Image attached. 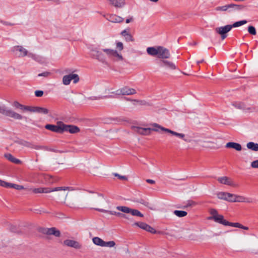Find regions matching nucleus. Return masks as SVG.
Returning <instances> with one entry per match:
<instances>
[{
  "instance_id": "f257e3e1",
  "label": "nucleus",
  "mask_w": 258,
  "mask_h": 258,
  "mask_svg": "<svg viewBox=\"0 0 258 258\" xmlns=\"http://www.w3.org/2000/svg\"><path fill=\"white\" fill-rule=\"evenodd\" d=\"M137 92L134 88H129L128 87L125 86L121 88H119L114 91L111 92L113 94L111 96H114L113 98H116L118 96H125L131 95L136 94Z\"/></svg>"
},
{
  "instance_id": "f03ea898",
  "label": "nucleus",
  "mask_w": 258,
  "mask_h": 258,
  "mask_svg": "<svg viewBox=\"0 0 258 258\" xmlns=\"http://www.w3.org/2000/svg\"><path fill=\"white\" fill-rule=\"evenodd\" d=\"M69 189V187H57L54 188H44L39 187L32 189V191L35 194L39 193H50L52 191L66 190Z\"/></svg>"
},
{
  "instance_id": "7ed1b4c3",
  "label": "nucleus",
  "mask_w": 258,
  "mask_h": 258,
  "mask_svg": "<svg viewBox=\"0 0 258 258\" xmlns=\"http://www.w3.org/2000/svg\"><path fill=\"white\" fill-rule=\"evenodd\" d=\"M103 52L104 53L105 56L110 58H116L118 60H122L123 57L121 54H119L117 50L112 49H102Z\"/></svg>"
},
{
  "instance_id": "20e7f679",
  "label": "nucleus",
  "mask_w": 258,
  "mask_h": 258,
  "mask_svg": "<svg viewBox=\"0 0 258 258\" xmlns=\"http://www.w3.org/2000/svg\"><path fill=\"white\" fill-rule=\"evenodd\" d=\"M232 29L230 25H227L224 26L217 27L215 29L216 33L221 36V39L224 40L227 36V33Z\"/></svg>"
},
{
  "instance_id": "39448f33",
  "label": "nucleus",
  "mask_w": 258,
  "mask_h": 258,
  "mask_svg": "<svg viewBox=\"0 0 258 258\" xmlns=\"http://www.w3.org/2000/svg\"><path fill=\"white\" fill-rule=\"evenodd\" d=\"M116 209L124 213H131L133 216L143 217V214L139 210L136 209H131L126 206H117Z\"/></svg>"
},
{
  "instance_id": "423d86ee",
  "label": "nucleus",
  "mask_w": 258,
  "mask_h": 258,
  "mask_svg": "<svg viewBox=\"0 0 258 258\" xmlns=\"http://www.w3.org/2000/svg\"><path fill=\"white\" fill-rule=\"evenodd\" d=\"M12 52L16 56L22 57L28 55V50L21 45H17L13 47Z\"/></svg>"
},
{
  "instance_id": "0eeeda50",
  "label": "nucleus",
  "mask_w": 258,
  "mask_h": 258,
  "mask_svg": "<svg viewBox=\"0 0 258 258\" xmlns=\"http://www.w3.org/2000/svg\"><path fill=\"white\" fill-rule=\"evenodd\" d=\"M91 56L98 60L99 61L104 62L106 61V56L102 50H99L97 48H93L91 50Z\"/></svg>"
},
{
  "instance_id": "6e6552de",
  "label": "nucleus",
  "mask_w": 258,
  "mask_h": 258,
  "mask_svg": "<svg viewBox=\"0 0 258 258\" xmlns=\"http://www.w3.org/2000/svg\"><path fill=\"white\" fill-rule=\"evenodd\" d=\"M79 77L77 74L72 73L63 77L62 83L64 85H69L71 81H73L74 84H76L79 81Z\"/></svg>"
},
{
  "instance_id": "1a4fd4ad",
  "label": "nucleus",
  "mask_w": 258,
  "mask_h": 258,
  "mask_svg": "<svg viewBox=\"0 0 258 258\" xmlns=\"http://www.w3.org/2000/svg\"><path fill=\"white\" fill-rule=\"evenodd\" d=\"M153 125L155 127H158L159 128L161 129L162 131H164L165 132H167L168 133H169L171 134L173 136H175L179 138L182 139L183 140H184L185 142H189L190 141L187 140V139L185 138V135L182 133H178L177 132H175L173 131H172L170 129L165 128L164 127H162L159 125H158L157 123H154Z\"/></svg>"
},
{
  "instance_id": "9d476101",
  "label": "nucleus",
  "mask_w": 258,
  "mask_h": 258,
  "mask_svg": "<svg viewBox=\"0 0 258 258\" xmlns=\"http://www.w3.org/2000/svg\"><path fill=\"white\" fill-rule=\"evenodd\" d=\"M62 123L61 121H58L56 125L47 124L45 128L55 133H62Z\"/></svg>"
},
{
  "instance_id": "9b49d317",
  "label": "nucleus",
  "mask_w": 258,
  "mask_h": 258,
  "mask_svg": "<svg viewBox=\"0 0 258 258\" xmlns=\"http://www.w3.org/2000/svg\"><path fill=\"white\" fill-rule=\"evenodd\" d=\"M227 13L232 14L242 11L244 9L245 6L243 5L229 4H227Z\"/></svg>"
},
{
  "instance_id": "f8f14e48",
  "label": "nucleus",
  "mask_w": 258,
  "mask_h": 258,
  "mask_svg": "<svg viewBox=\"0 0 258 258\" xmlns=\"http://www.w3.org/2000/svg\"><path fill=\"white\" fill-rule=\"evenodd\" d=\"M133 129L135 132H136L137 133L144 136H148L150 135L151 131H157L158 130L157 129L155 128H143L139 126H134Z\"/></svg>"
},
{
  "instance_id": "ddd939ff",
  "label": "nucleus",
  "mask_w": 258,
  "mask_h": 258,
  "mask_svg": "<svg viewBox=\"0 0 258 258\" xmlns=\"http://www.w3.org/2000/svg\"><path fill=\"white\" fill-rule=\"evenodd\" d=\"M158 57L162 59L169 58L170 56L169 51L168 49L163 47L158 46Z\"/></svg>"
},
{
  "instance_id": "4468645a",
  "label": "nucleus",
  "mask_w": 258,
  "mask_h": 258,
  "mask_svg": "<svg viewBox=\"0 0 258 258\" xmlns=\"http://www.w3.org/2000/svg\"><path fill=\"white\" fill-rule=\"evenodd\" d=\"M68 132L71 134H76L80 132V128L74 125H67L62 123V133Z\"/></svg>"
},
{
  "instance_id": "2eb2a0df",
  "label": "nucleus",
  "mask_w": 258,
  "mask_h": 258,
  "mask_svg": "<svg viewBox=\"0 0 258 258\" xmlns=\"http://www.w3.org/2000/svg\"><path fill=\"white\" fill-rule=\"evenodd\" d=\"M25 110H27L33 112H38L43 114H47L49 112V110L47 108L41 107H31L27 106L25 108Z\"/></svg>"
},
{
  "instance_id": "dca6fc26",
  "label": "nucleus",
  "mask_w": 258,
  "mask_h": 258,
  "mask_svg": "<svg viewBox=\"0 0 258 258\" xmlns=\"http://www.w3.org/2000/svg\"><path fill=\"white\" fill-rule=\"evenodd\" d=\"M233 197L230 200V202L251 203V199L243 196L233 194Z\"/></svg>"
},
{
  "instance_id": "f3484780",
  "label": "nucleus",
  "mask_w": 258,
  "mask_h": 258,
  "mask_svg": "<svg viewBox=\"0 0 258 258\" xmlns=\"http://www.w3.org/2000/svg\"><path fill=\"white\" fill-rule=\"evenodd\" d=\"M63 244L71 247L76 249H80L82 247V245L78 241L71 240L66 239L63 241Z\"/></svg>"
},
{
  "instance_id": "a211bd4d",
  "label": "nucleus",
  "mask_w": 258,
  "mask_h": 258,
  "mask_svg": "<svg viewBox=\"0 0 258 258\" xmlns=\"http://www.w3.org/2000/svg\"><path fill=\"white\" fill-rule=\"evenodd\" d=\"M158 64L160 67H165L172 70L176 69V66L173 62L164 59L159 61Z\"/></svg>"
},
{
  "instance_id": "6ab92c4d",
  "label": "nucleus",
  "mask_w": 258,
  "mask_h": 258,
  "mask_svg": "<svg viewBox=\"0 0 258 258\" xmlns=\"http://www.w3.org/2000/svg\"><path fill=\"white\" fill-rule=\"evenodd\" d=\"M135 225L138 226L140 228L145 230L147 231L150 232L152 233H155L156 232V230L154 228L148 225L147 224L144 222H136L134 223Z\"/></svg>"
},
{
  "instance_id": "aec40b11",
  "label": "nucleus",
  "mask_w": 258,
  "mask_h": 258,
  "mask_svg": "<svg viewBox=\"0 0 258 258\" xmlns=\"http://www.w3.org/2000/svg\"><path fill=\"white\" fill-rule=\"evenodd\" d=\"M217 180L222 184L234 187L236 186V184L230 178L227 176L218 177Z\"/></svg>"
},
{
  "instance_id": "412c9836",
  "label": "nucleus",
  "mask_w": 258,
  "mask_h": 258,
  "mask_svg": "<svg viewBox=\"0 0 258 258\" xmlns=\"http://www.w3.org/2000/svg\"><path fill=\"white\" fill-rule=\"evenodd\" d=\"M217 197L218 199L223 200L230 202V200L233 197V194L226 192H219L217 194Z\"/></svg>"
},
{
  "instance_id": "4be33fe9",
  "label": "nucleus",
  "mask_w": 258,
  "mask_h": 258,
  "mask_svg": "<svg viewBox=\"0 0 258 258\" xmlns=\"http://www.w3.org/2000/svg\"><path fill=\"white\" fill-rule=\"evenodd\" d=\"M209 220H213L215 222L223 225H226L227 220L224 219V216L222 215H215L211 216L208 218Z\"/></svg>"
},
{
  "instance_id": "5701e85b",
  "label": "nucleus",
  "mask_w": 258,
  "mask_h": 258,
  "mask_svg": "<svg viewBox=\"0 0 258 258\" xmlns=\"http://www.w3.org/2000/svg\"><path fill=\"white\" fill-rule=\"evenodd\" d=\"M106 19L112 23H121L123 21V18L115 14L107 15Z\"/></svg>"
},
{
  "instance_id": "b1692460",
  "label": "nucleus",
  "mask_w": 258,
  "mask_h": 258,
  "mask_svg": "<svg viewBox=\"0 0 258 258\" xmlns=\"http://www.w3.org/2000/svg\"><path fill=\"white\" fill-rule=\"evenodd\" d=\"M110 4L115 8H122L125 5V0H108Z\"/></svg>"
},
{
  "instance_id": "393cba45",
  "label": "nucleus",
  "mask_w": 258,
  "mask_h": 258,
  "mask_svg": "<svg viewBox=\"0 0 258 258\" xmlns=\"http://www.w3.org/2000/svg\"><path fill=\"white\" fill-rule=\"evenodd\" d=\"M226 148H232L236 151H240L242 150L241 145L235 142H228L225 145Z\"/></svg>"
},
{
  "instance_id": "a878e982",
  "label": "nucleus",
  "mask_w": 258,
  "mask_h": 258,
  "mask_svg": "<svg viewBox=\"0 0 258 258\" xmlns=\"http://www.w3.org/2000/svg\"><path fill=\"white\" fill-rule=\"evenodd\" d=\"M120 34L126 42H133L134 41L133 36L126 30L121 31Z\"/></svg>"
},
{
  "instance_id": "bb28decb",
  "label": "nucleus",
  "mask_w": 258,
  "mask_h": 258,
  "mask_svg": "<svg viewBox=\"0 0 258 258\" xmlns=\"http://www.w3.org/2000/svg\"><path fill=\"white\" fill-rule=\"evenodd\" d=\"M4 156L7 159H8L9 161H11L12 163L17 164H20L21 163V161L20 160L15 158L11 154H5Z\"/></svg>"
},
{
  "instance_id": "cd10ccee",
  "label": "nucleus",
  "mask_w": 258,
  "mask_h": 258,
  "mask_svg": "<svg viewBox=\"0 0 258 258\" xmlns=\"http://www.w3.org/2000/svg\"><path fill=\"white\" fill-rule=\"evenodd\" d=\"M8 116L14 118L16 119H22L23 117L20 114L14 112V111L9 109L7 115Z\"/></svg>"
},
{
  "instance_id": "c85d7f7f",
  "label": "nucleus",
  "mask_w": 258,
  "mask_h": 258,
  "mask_svg": "<svg viewBox=\"0 0 258 258\" xmlns=\"http://www.w3.org/2000/svg\"><path fill=\"white\" fill-rule=\"evenodd\" d=\"M4 187L8 188H13L17 190H21L25 188L22 185L14 183H9L7 182Z\"/></svg>"
},
{
  "instance_id": "c756f323",
  "label": "nucleus",
  "mask_w": 258,
  "mask_h": 258,
  "mask_svg": "<svg viewBox=\"0 0 258 258\" xmlns=\"http://www.w3.org/2000/svg\"><path fill=\"white\" fill-rule=\"evenodd\" d=\"M46 233L48 235H53L56 237H59L60 235V231L54 227L48 229Z\"/></svg>"
},
{
  "instance_id": "7c9ffc66",
  "label": "nucleus",
  "mask_w": 258,
  "mask_h": 258,
  "mask_svg": "<svg viewBox=\"0 0 258 258\" xmlns=\"http://www.w3.org/2000/svg\"><path fill=\"white\" fill-rule=\"evenodd\" d=\"M147 53L152 56L158 55V47L155 48L154 47H149L147 49Z\"/></svg>"
},
{
  "instance_id": "2f4dec72",
  "label": "nucleus",
  "mask_w": 258,
  "mask_h": 258,
  "mask_svg": "<svg viewBox=\"0 0 258 258\" xmlns=\"http://www.w3.org/2000/svg\"><path fill=\"white\" fill-rule=\"evenodd\" d=\"M232 105L235 108L240 110H245L248 109V108L246 107V105L242 102H235L232 103Z\"/></svg>"
},
{
  "instance_id": "473e14b6",
  "label": "nucleus",
  "mask_w": 258,
  "mask_h": 258,
  "mask_svg": "<svg viewBox=\"0 0 258 258\" xmlns=\"http://www.w3.org/2000/svg\"><path fill=\"white\" fill-rule=\"evenodd\" d=\"M246 147L248 149L253 151H258V144L252 142L247 143Z\"/></svg>"
},
{
  "instance_id": "72a5a7b5",
  "label": "nucleus",
  "mask_w": 258,
  "mask_h": 258,
  "mask_svg": "<svg viewBox=\"0 0 258 258\" xmlns=\"http://www.w3.org/2000/svg\"><path fill=\"white\" fill-rule=\"evenodd\" d=\"M92 241L95 245L102 247H103L104 242V241L98 237H95L93 238Z\"/></svg>"
},
{
  "instance_id": "f704fd0d",
  "label": "nucleus",
  "mask_w": 258,
  "mask_h": 258,
  "mask_svg": "<svg viewBox=\"0 0 258 258\" xmlns=\"http://www.w3.org/2000/svg\"><path fill=\"white\" fill-rule=\"evenodd\" d=\"M173 213L178 217H183L187 215V213L184 211L175 210Z\"/></svg>"
},
{
  "instance_id": "c9c22d12",
  "label": "nucleus",
  "mask_w": 258,
  "mask_h": 258,
  "mask_svg": "<svg viewBox=\"0 0 258 258\" xmlns=\"http://www.w3.org/2000/svg\"><path fill=\"white\" fill-rule=\"evenodd\" d=\"M246 23H247L246 20H242V21L236 22L234 23L232 25H230V26L232 27V28L238 27L244 25Z\"/></svg>"
},
{
  "instance_id": "e433bc0d",
  "label": "nucleus",
  "mask_w": 258,
  "mask_h": 258,
  "mask_svg": "<svg viewBox=\"0 0 258 258\" xmlns=\"http://www.w3.org/2000/svg\"><path fill=\"white\" fill-rule=\"evenodd\" d=\"M227 4L224 6L217 7L215 8V10L217 12H227Z\"/></svg>"
},
{
  "instance_id": "4c0bfd02",
  "label": "nucleus",
  "mask_w": 258,
  "mask_h": 258,
  "mask_svg": "<svg viewBox=\"0 0 258 258\" xmlns=\"http://www.w3.org/2000/svg\"><path fill=\"white\" fill-rule=\"evenodd\" d=\"M110 97H114V96H111V95H108V96H92V97H90L89 98H88L89 99H90V100H99V99H103V98H110Z\"/></svg>"
},
{
  "instance_id": "58836bf2",
  "label": "nucleus",
  "mask_w": 258,
  "mask_h": 258,
  "mask_svg": "<svg viewBox=\"0 0 258 258\" xmlns=\"http://www.w3.org/2000/svg\"><path fill=\"white\" fill-rule=\"evenodd\" d=\"M115 243L114 241H109L108 242H104V244L103 247H112L115 246Z\"/></svg>"
},
{
  "instance_id": "ea45409f",
  "label": "nucleus",
  "mask_w": 258,
  "mask_h": 258,
  "mask_svg": "<svg viewBox=\"0 0 258 258\" xmlns=\"http://www.w3.org/2000/svg\"><path fill=\"white\" fill-rule=\"evenodd\" d=\"M240 223H238V222L232 223V222H228L227 221L225 226H230L233 227L239 228L240 227Z\"/></svg>"
},
{
  "instance_id": "a19ab883",
  "label": "nucleus",
  "mask_w": 258,
  "mask_h": 258,
  "mask_svg": "<svg viewBox=\"0 0 258 258\" xmlns=\"http://www.w3.org/2000/svg\"><path fill=\"white\" fill-rule=\"evenodd\" d=\"M248 32L249 34L253 35H255L256 34L255 28L252 26H249L248 27Z\"/></svg>"
},
{
  "instance_id": "79ce46f5",
  "label": "nucleus",
  "mask_w": 258,
  "mask_h": 258,
  "mask_svg": "<svg viewBox=\"0 0 258 258\" xmlns=\"http://www.w3.org/2000/svg\"><path fill=\"white\" fill-rule=\"evenodd\" d=\"M9 110V109L7 108L4 106H0V113H2L3 114H4L7 116Z\"/></svg>"
},
{
  "instance_id": "37998d69",
  "label": "nucleus",
  "mask_w": 258,
  "mask_h": 258,
  "mask_svg": "<svg viewBox=\"0 0 258 258\" xmlns=\"http://www.w3.org/2000/svg\"><path fill=\"white\" fill-rule=\"evenodd\" d=\"M13 106L17 108H20L22 110H25V108L26 107L21 104L18 101H14L13 103Z\"/></svg>"
},
{
  "instance_id": "c03bdc74",
  "label": "nucleus",
  "mask_w": 258,
  "mask_h": 258,
  "mask_svg": "<svg viewBox=\"0 0 258 258\" xmlns=\"http://www.w3.org/2000/svg\"><path fill=\"white\" fill-rule=\"evenodd\" d=\"M30 148L34 149L36 150H41V149H46V148L44 146L35 145L33 144L32 143L31 144V147Z\"/></svg>"
},
{
  "instance_id": "a18cd8bd",
  "label": "nucleus",
  "mask_w": 258,
  "mask_h": 258,
  "mask_svg": "<svg viewBox=\"0 0 258 258\" xmlns=\"http://www.w3.org/2000/svg\"><path fill=\"white\" fill-rule=\"evenodd\" d=\"M31 143L26 141H21L20 142V144L28 148H31Z\"/></svg>"
},
{
  "instance_id": "49530a36",
  "label": "nucleus",
  "mask_w": 258,
  "mask_h": 258,
  "mask_svg": "<svg viewBox=\"0 0 258 258\" xmlns=\"http://www.w3.org/2000/svg\"><path fill=\"white\" fill-rule=\"evenodd\" d=\"M116 47L119 51L122 50L123 49V43L121 42H119V41L116 42Z\"/></svg>"
},
{
  "instance_id": "de8ad7c7",
  "label": "nucleus",
  "mask_w": 258,
  "mask_h": 258,
  "mask_svg": "<svg viewBox=\"0 0 258 258\" xmlns=\"http://www.w3.org/2000/svg\"><path fill=\"white\" fill-rule=\"evenodd\" d=\"M43 95V91L41 90H36L35 91V95L36 97H40Z\"/></svg>"
},
{
  "instance_id": "09e8293b",
  "label": "nucleus",
  "mask_w": 258,
  "mask_h": 258,
  "mask_svg": "<svg viewBox=\"0 0 258 258\" xmlns=\"http://www.w3.org/2000/svg\"><path fill=\"white\" fill-rule=\"evenodd\" d=\"M251 166L253 168H258V160L252 162Z\"/></svg>"
},
{
  "instance_id": "8fccbe9b",
  "label": "nucleus",
  "mask_w": 258,
  "mask_h": 258,
  "mask_svg": "<svg viewBox=\"0 0 258 258\" xmlns=\"http://www.w3.org/2000/svg\"><path fill=\"white\" fill-rule=\"evenodd\" d=\"M28 55L29 57H30L32 59H33L35 60H38V56H36L35 54H34L32 53H28Z\"/></svg>"
},
{
  "instance_id": "3c124183",
  "label": "nucleus",
  "mask_w": 258,
  "mask_h": 258,
  "mask_svg": "<svg viewBox=\"0 0 258 258\" xmlns=\"http://www.w3.org/2000/svg\"><path fill=\"white\" fill-rule=\"evenodd\" d=\"M114 175L115 176L118 177L119 179H123V180H126L127 179V178H126V176L120 175L119 174H118L117 173H114Z\"/></svg>"
},
{
  "instance_id": "603ef678",
  "label": "nucleus",
  "mask_w": 258,
  "mask_h": 258,
  "mask_svg": "<svg viewBox=\"0 0 258 258\" xmlns=\"http://www.w3.org/2000/svg\"><path fill=\"white\" fill-rule=\"evenodd\" d=\"M50 74V73L49 72H43L42 73H41V74H38V76L39 77H41V76H43V77H47Z\"/></svg>"
},
{
  "instance_id": "864d4df0",
  "label": "nucleus",
  "mask_w": 258,
  "mask_h": 258,
  "mask_svg": "<svg viewBox=\"0 0 258 258\" xmlns=\"http://www.w3.org/2000/svg\"><path fill=\"white\" fill-rule=\"evenodd\" d=\"M116 216L124 218L125 219H128V217L125 215L122 214L121 213H119V212H117Z\"/></svg>"
},
{
  "instance_id": "5fc2aeb1",
  "label": "nucleus",
  "mask_w": 258,
  "mask_h": 258,
  "mask_svg": "<svg viewBox=\"0 0 258 258\" xmlns=\"http://www.w3.org/2000/svg\"><path fill=\"white\" fill-rule=\"evenodd\" d=\"M211 214L212 215V216H214L215 215H218L219 214L217 213V211L215 209H212L211 210Z\"/></svg>"
},
{
  "instance_id": "6e6d98bb",
  "label": "nucleus",
  "mask_w": 258,
  "mask_h": 258,
  "mask_svg": "<svg viewBox=\"0 0 258 258\" xmlns=\"http://www.w3.org/2000/svg\"><path fill=\"white\" fill-rule=\"evenodd\" d=\"M140 203L143 204V205H144L145 206H147V207H148L149 206V203L147 202H146L144 200H142L140 202Z\"/></svg>"
},
{
  "instance_id": "4d7b16f0",
  "label": "nucleus",
  "mask_w": 258,
  "mask_h": 258,
  "mask_svg": "<svg viewBox=\"0 0 258 258\" xmlns=\"http://www.w3.org/2000/svg\"><path fill=\"white\" fill-rule=\"evenodd\" d=\"M146 182L150 184H154L155 181L154 180L148 179L146 180Z\"/></svg>"
},
{
  "instance_id": "13d9d810",
  "label": "nucleus",
  "mask_w": 258,
  "mask_h": 258,
  "mask_svg": "<svg viewBox=\"0 0 258 258\" xmlns=\"http://www.w3.org/2000/svg\"><path fill=\"white\" fill-rule=\"evenodd\" d=\"M116 212L115 211H107V213L110 214V215H115L116 216Z\"/></svg>"
},
{
  "instance_id": "bf43d9fd",
  "label": "nucleus",
  "mask_w": 258,
  "mask_h": 258,
  "mask_svg": "<svg viewBox=\"0 0 258 258\" xmlns=\"http://www.w3.org/2000/svg\"><path fill=\"white\" fill-rule=\"evenodd\" d=\"M239 228H241V229H244V230H248V227H246V226H244L242 225H241V224H240V227H239Z\"/></svg>"
},
{
  "instance_id": "052dcab7",
  "label": "nucleus",
  "mask_w": 258,
  "mask_h": 258,
  "mask_svg": "<svg viewBox=\"0 0 258 258\" xmlns=\"http://www.w3.org/2000/svg\"><path fill=\"white\" fill-rule=\"evenodd\" d=\"M6 184V181H3L2 180L0 179V185H1L2 186H5V185Z\"/></svg>"
},
{
  "instance_id": "680f3d73",
  "label": "nucleus",
  "mask_w": 258,
  "mask_h": 258,
  "mask_svg": "<svg viewBox=\"0 0 258 258\" xmlns=\"http://www.w3.org/2000/svg\"><path fill=\"white\" fill-rule=\"evenodd\" d=\"M96 210H97L99 212H105V213H107V211H108V210H106L101 209H96Z\"/></svg>"
},
{
  "instance_id": "e2e57ef3",
  "label": "nucleus",
  "mask_w": 258,
  "mask_h": 258,
  "mask_svg": "<svg viewBox=\"0 0 258 258\" xmlns=\"http://www.w3.org/2000/svg\"><path fill=\"white\" fill-rule=\"evenodd\" d=\"M195 205V202H192V201H191V202H189L187 205L186 206V207H188V206H191L192 205Z\"/></svg>"
},
{
  "instance_id": "0e129e2a",
  "label": "nucleus",
  "mask_w": 258,
  "mask_h": 258,
  "mask_svg": "<svg viewBox=\"0 0 258 258\" xmlns=\"http://www.w3.org/2000/svg\"><path fill=\"white\" fill-rule=\"evenodd\" d=\"M133 20V19L132 18H130V19H127L125 21V22L126 23H128L130 22H131Z\"/></svg>"
},
{
  "instance_id": "69168bd1",
  "label": "nucleus",
  "mask_w": 258,
  "mask_h": 258,
  "mask_svg": "<svg viewBox=\"0 0 258 258\" xmlns=\"http://www.w3.org/2000/svg\"><path fill=\"white\" fill-rule=\"evenodd\" d=\"M149 1L153 2V3H157L159 0H149Z\"/></svg>"
},
{
  "instance_id": "338daca9",
  "label": "nucleus",
  "mask_w": 258,
  "mask_h": 258,
  "mask_svg": "<svg viewBox=\"0 0 258 258\" xmlns=\"http://www.w3.org/2000/svg\"><path fill=\"white\" fill-rule=\"evenodd\" d=\"M61 195L63 196V197H65V198H66L67 196V194H61Z\"/></svg>"
},
{
  "instance_id": "774afa93",
  "label": "nucleus",
  "mask_w": 258,
  "mask_h": 258,
  "mask_svg": "<svg viewBox=\"0 0 258 258\" xmlns=\"http://www.w3.org/2000/svg\"><path fill=\"white\" fill-rule=\"evenodd\" d=\"M125 100H130L128 98H125Z\"/></svg>"
}]
</instances>
